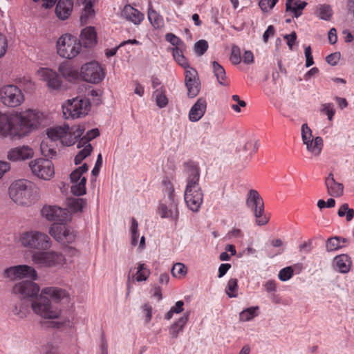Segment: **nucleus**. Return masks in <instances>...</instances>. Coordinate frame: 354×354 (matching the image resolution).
<instances>
[{"label":"nucleus","mask_w":354,"mask_h":354,"mask_svg":"<svg viewBox=\"0 0 354 354\" xmlns=\"http://www.w3.org/2000/svg\"><path fill=\"white\" fill-rule=\"evenodd\" d=\"M42 121V114L28 109L15 115L0 112V138L21 139L37 129Z\"/></svg>","instance_id":"nucleus-1"},{"label":"nucleus","mask_w":354,"mask_h":354,"mask_svg":"<svg viewBox=\"0 0 354 354\" xmlns=\"http://www.w3.org/2000/svg\"><path fill=\"white\" fill-rule=\"evenodd\" d=\"M71 301L69 292L58 286H48L41 289L37 297L31 302L33 313L44 319H59L64 306Z\"/></svg>","instance_id":"nucleus-2"},{"label":"nucleus","mask_w":354,"mask_h":354,"mask_svg":"<svg viewBox=\"0 0 354 354\" xmlns=\"http://www.w3.org/2000/svg\"><path fill=\"white\" fill-rule=\"evenodd\" d=\"M186 186L184 191V200L189 209L198 212L203 202V193L199 185L200 169L193 162L184 165Z\"/></svg>","instance_id":"nucleus-3"},{"label":"nucleus","mask_w":354,"mask_h":354,"mask_svg":"<svg viewBox=\"0 0 354 354\" xmlns=\"http://www.w3.org/2000/svg\"><path fill=\"white\" fill-rule=\"evenodd\" d=\"M9 196L17 205L28 207L40 198L39 189L31 181L18 180L13 182L9 187Z\"/></svg>","instance_id":"nucleus-4"},{"label":"nucleus","mask_w":354,"mask_h":354,"mask_svg":"<svg viewBox=\"0 0 354 354\" xmlns=\"http://www.w3.org/2000/svg\"><path fill=\"white\" fill-rule=\"evenodd\" d=\"M85 131L84 125L70 127L68 125L57 126L46 130L47 138L53 141L60 140L66 146L74 145Z\"/></svg>","instance_id":"nucleus-5"},{"label":"nucleus","mask_w":354,"mask_h":354,"mask_svg":"<svg viewBox=\"0 0 354 354\" xmlns=\"http://www.w3.org/2000/svg\"><path fill=\"white\" fill-rule=\"evenodd\" d=\"M19 243L24 247L32 250H47L53 245L50 237L38 230L22 232L19 237Z\"/></svg>","instance_id":"nucleus-6"},{"label":"nucleus","mask_w":354,"mask_h":354,"mask_svg":"<svg viewBox=\"0 0 354 354\" xmlns=\"http://www.w3.org/2000/svg\"><path fill=\"white\" fill-rule=\"evenodd\" d=\"M32 261L38 267L47 268H62L66 262L62 253L48 250L34 252Z\"/></svg>","instance_id":"nucleus-7"},{"label":"nucleus","mask_w":354,"mask_h":354,"mask_svg":"<svg viewBox=\"0 0 354 354\" xmlns=\"http://www.w3.org/2000/svg\"><path fill=\"white\" fill-rule=\"evenodd\" d=\"M82 49L80 41L71 34H63L56 42L57 53L62 58L72 59L77 56Z\"/></svg>","instance_id":"nucleus-8"},{"label":"nucleus","mask_w":354,"mask_h":354,"mask_svg":"<svg viewBox=\"0 0 354 354\" xmlns=\"http://www.w3.org/2000/svg\"><path fill=\"white\" fill-rule=\"evenodd\" d=\"M91 109V103L86 98L75 97L62 104L63 115L66 119H75L86 115Z\"/></svg>","instance_id":"nucleus-9"},{"label":"nucleus","mask_w":354,"mask_h":354,"mask_svg":"<svg viewBox=\"0 0 354 354\" xmlns=\"http://www.w3.org/2000/svg\"><path fill=\"white\" fill-rule=\"evenodd\" d=\"M25 100L21 89L15 84H6L0 86V102L8 108L21 106Z\"/></svg>","instance_id":"nucleus-10"},{"label":"nucleus","mask_w":354,"mask_h":354,"mask_svg":"<svg viewBox=\"0 0 354 354\" xmlns=\"http://www.w3.org/2000/svg\"><path fill=\"white\" fill-rule=\"evenodd\" d=\"M246 205L254 211L256 223L258 225H263L268 223L269 217L264 215V203L258 192L250 189L246 200Z\"/></svg>","instance_id":"nucleus-11"},{"label":"nucleus","mask_w":354,"mask_h":354,"mask_svg":"<svg viewBox=\"0 0 354 354\" xmlns=\"http://www.w3.org/2000/svg\"><path fill=\"white\" fill-rule=\"evenodd\" d=\"M88 167L86 163L75 169L70 175L71 191L73 194L80 196L86 194V174Z\"/></svg>","instance_id":"nucleus-12"},{"label":"nucleus","mask_w":354,"mask_h":354,"mask_svg":"<svg viewBox=\"0 0 354 354\" xmlns=\"http://www.w3.org/2000/svg\"><path fill=\"white\" fill-rule=\"evenodd\" d=\"M49 234L56 241L65 245L74 242L76 238V232L73 228L65 223L51 225Z\"/></svg>","instance_id":"nucleus-13"},{"label":"nucleus","mask_w":354,"mask_h":354,"mask_svg":"<svg viewBox=\"0 0 354 354\" xmlns=\"http://www.w3.org/2000/svg\"><path fill=\"white\" fill-rule=\"evenodd\" d=\"M33 175L39 178L48 180L55 174L54 166L48 159L37 158L29 162Z\"/></svg>","instance_id":"nucleus-14"},{"label":"nucleus","mask_w":354,"mask_h":354,"mask_svg":"<svg viewBox=\"0 0 354 354\" xmlns=\"http://www.w3.org/2000/svg\"><path fill=\"white\" fill-rule=\"evenodd\" d=\"M99 134L97 129H93L81 138L77 145L80 150L75 157V165H80L83 160L91 154L93 148L90 141L97 137Z\"/></svg>","instance_id":"nucleus-15"},{"label":"nucleus","mask_w":354,"mask_h":354,"mask_svg":"<svg viewBox=\"0 0 354 354\" xmlns=\"http://www.w3.org/2000/svg\"><path fill=\"white\" fill-rule=\"evenodd\" d=\"M41 215L49 221L66 223L71 219L67 209L57 205H45L41 209Z\"/></svg>","instance_id":"nucleus-16"},{"label":"nucleus","mask_w":354,"mask_h":354,"mask_svg":"<svg viewBox=\"0 0 354 354\" xmlns=\"http://www.w3.org/2000/svg\"><path fill=\"white\" fill-rule=\"evenodd\" d=\"M80 76L87 82L97 84L104 79V73L97 62H91L81 67Z\"/></svg>","instance_id":"nucleus-17"},{"label":"nucleus","mask_w":354,"mask_h":354,"mask_svg":"<svg viewBox=\"0 0 354 354\" xmlns=\"http://www.w3.org/2000/svg\"><path fill=\"white\" fill-rule=\"evenodd\" d=\"M158 212L162 218H170L175 222L178 220V199L177 198H163L160 202Z\"/></svg>","instance_id":"nucleus-18"},{"label":"nucleus","mask_w":354,"mask_h":354,"mask_svg":"<svg viewBox=\"0 0 354 354\" xmlns=\"http://www.w3.org/2000/svg\"><path fill=\"white\" fill-rule=\"evenodd\" d=\"M40 288L37 283L31 281H23L16 283L12 288V292L23 298L37 297Z\"/></svg>","instance_id":"nucleus-19"},{"label":"nucleus","mask_w":354,"mask_h":354,"mask_svg":"<svg viewBox=\"0 0 354 354\" xmlns=\"http://www.w3.org/2000/svg\"><path fill=\"white\" fill-rule=\"evenodd\" d=\"M39 80L44 81L48 87L53 90H59L62 87V81L57 73L48 68H39L37 72Z\"/></svg>","instance_id":"nucleus-20"},{"label":"nucleus","mask_w":354,"mask_h":354,"mask_svg":"<svg viewBox=\"0 0 354 354\" xmlns=\"http://www.w3.org/2000/svg\"><path fill=\"white\" fill-rule=\"evenodd\" d=\"M185 83L189 97H196L201 88L200 80L197 71L193 68H188L185 71Z\"/></svg>","instance_id":"nucleus-21"},{"label":"nucleus","mask_w":354,"mask_h":354,"mask_svg":"<svg viewBox=\"0 0 354 354\" xmlns=\"http://www.w3.org/2000/svg\"><path fill=\"white\" fill-rule=\"evenodd\" d=\"M34 156V150L28 145L19 146L10 149L8 152V160L17 162L30 159Z\"/></svg>","instance_id":"nucleus-22"},{"label":"nucleus","mask_w":354,"mask_h":354,"mask_svg":"<svg viewBox=\"0 0 354 354\" xmlns=\"http://www.w3.org/2000/svg\"><path fill=\"white\" fill-rule=\"evenodd\" d=\"M333 266L336 271L346 274L352 266L351 258L346 254L337 255L333 259Z\"/></svg>","instance_id":"nucleus-23"},{"label":"nucleus","mask_w":354,"mask_h":354,"mask_svg":"<svg viewBox=\"0 0 354 354\" xmlns=\"http://www.w3.org/2000/svg\"><path fill=\"white\" fill-rule=\"evenodd\" d=\"M207 108V102L205 99L199 98L191 107L189 112V120L192 122L200 120L204 115Z\"/></svg>","instance_id":"nucleus-24"},{"label":"nucleus","mask_w":354,"mask_h":354,"mask_svg":"<svg viewBox=\"0 0 354 354\" xmlns=\"http://www.w3.org/2000/svg\"><path fill=\"white\" fill-rule=\"evenodd\" d=\"M328 194L333 197H339L344 194V186L335 181L333 174H329L325 180Z\"/></svg>","instance_id":"nucleus-25"},{"label":"nucleus","mask_w":354,"mask_h":354,"mask_svg":"<svg viewBox=\"0 0 354 354\" xmlns=\"http://www.w3.org/2000/svg\"><path fill=\"white\" fill-rule=\"evenodd\" d=\"M73 8V0H59L55 8L56 16L61 20H65L71 15Z\"/></svg>","instance_id":"nucleus-26"},{"label":"nucleus","mask_w":354,"mask_h":354,"mask_svg":"<svg viewBox=\"0 0 354 354\" xmlns=\"http://www.w3.org/2000/svg\"><path fill=\"white\" fill-rule=\"evenodd\" d=\"M189 312H185L182 317L169 326V334L171 339H176L178 335L183 332L189 320Z\"/></svg>","instance_id":"nucleus-27"},{"label":"nucleus","mask_w":354,"mask_h":354,"mask_svg":"<svg viewBox=\"0 0 354 354\" xmlns=\"http://www.w3.org/2000/svg\"><path fill=\"white\" fill-rule=\"evenodd\" d=\"M122 15L135 25H139L144 19V15L130 5H126L124 7Z\"/></svg>","instance_id":"nucleus-28"},{"label":"nucleus","mask_w":354,"mask_h":354,"mask_svg":"<svg viewBox=\"0 0 354 354\" xmlns=\"http://www.w3.org/2000/svg\"><path fill=\"white\" fill-rule=\"evenodd\" d=\"M81 40L86 48L93 46L96 44V32L93 27H86L81 32Z\"/></svg>","instance_id":"nucleus-29"},{"label":"nucleus","mask_w":354,"mask_h":354,"mask_svg":"<svg viewBox=\"0 0 354 354\" xmlns=\"http://www.w3.org/2000/svg\"><path fill=\"white\" fill-rule=\"evenodd\" d=\"M307 3L301 0H287L286 3V12H290L293 14L294 17L297 18L301 13L302 10L304 9Z\"/></svg>","instance_id":"nucleus-30"},{"label":"nucleus","mask_w":354,"mask_h":354,"mask_svg":"<svg viewBox=\"0 0 354 354\" xmlns=\"http://www.w3.org/2000/svg\"><path fill=\"white\" fill-rule=\"evenodd\" d=\"M307 151L313 156H319L322 152L324 141L322 137L317 136L308 142L304 144Z\"/></svg>","instance_id":"nucleus-31"},{"label":"nucleus","mask_w":354,"mask_h":354,"mask_svg":"<svg viewBox=\"0 0 354 354\" xmlns=\"http://www.w3.org/2000/svg\"><path fill=\"white\" fill-rule=\"evenodd\" d=\"M40 149L41 154L47 158H53L56 154V148L54 141L46 138L44 139L40 145Z\"/></svg>","instance_id":"nucleus-32"},{"label":"nucleus","mask_w":354,"mask_h":354,"mask_svg":"<svg viewBox=\"0 0 354 354\" xmlns=\"http://www.w3.org/2000/svg\"><path fill=\"white\" fill-rule=\"evenodd\" d=\"M97 1V0H84V8L80 15V21L82 24L88 23V20L94 17L95 12L93 6Z\"/></svg>","instance_id":"nucleus-33"},{"label":"nucleus","mask_w":354,"mask_h":354,"mask_svg":"<svg viewBox=\"0 0 354 354\" xmlns=\"http://www.w3.org/2000/svg\"><path fill=\"white\" fill-rule=\"evenodd\" d=\"M151 274L148 266L142 262L137 263L136 272L133 275V279L137 282L146 281Z\"/></svg>","instance_id":"nucleus-34"},{"label":"nucleus","mask_w":354,"mask_h":354,"mask_svg":"<svg viewBox=\"0 0 354 354\" xmlns=\"http://www.w3.org/2000/svg\"><path fill=\"white\" fill-rule=\"evenodd\" d=\"M16 266L18 278H30L32 280L37 279V273L33 267L27 265Z\"/></svg>","instance_id":"nucleus-35"},{"label":"nucleus","mask_w":354,"mask_h":354,"mask_svg":"<svg viewBox=\"0 0 354 354\" xmlns=\"http://www.w3.org/2000/svg\"><path fill=\"white\" fill-rule=\"evenodd\" d=\"M212 68L218 82L223 86L228 85L224 68L216 61L212 62Z\"/></svg>","instance_id":"nucleus-36"},{"label":"nucleus","mask_w":354,"mask_h":354,"mask_svg":"<svg viewBox=\"0 0 354 354\" xmlns=\"http://www.w3.org/2000/svg\"><path fill=\"white\" fill-rule=\"evenodd\" d=\"M11 313L12 315L16 317L17 319H23L26 318L28 315V306L22 301H20L15 304L11 308Z\"/></svg>","instance_id":"nucleus-37"},{"label":"nucleus","mask_w":354,"mask_h":354,"mask_svg":"<svg viewBox=\"0 0 354 354\" xmlns=\"http://www.w3.org/2000/svg\"><path fill=\"white\" fill-rule=\"evenodd\" d=\"M148 19L155 28H160L163 26L162 17L153 9L151 3H149Z\"/></svg>","instance_id":"nucleus-38"},{"label":"nucleus","mask_w":354,"mask_h":354,"mask_svg":"<svg viewBox=\"0 0 354 354\" xmlns=\"http://www.w3.org/2000/svg\"><path fill=\"white\" fill-rule=\"evenodd\" d=\"M156 105L160 108H165L168 104V98L165 95V91L162 87L156 89L153 93Z\"/></svg>","instance_id":"nucleus-39"},{"label":"nucleus","mask_w":354,"mask_h":354,"mask_svg":"<svg viewBox=\"0 0 354 354\" xmlns=\"http://www.w3.org/2000/svg\"><path fill=\"white\" fill-rule=\"evenodd\" d=\"M258 306L250 307L243 310L239 313V320L243 322L252 320L254 317L258 315Z\"/></svg>","instance_id":"nucleus-40"},{"label":"nucleus","mask_w":354,"mask_h":354,"mask_svg":"<svg viewBox=\"0 0 354 354\" xmlns=\"http://www.w3.org/2000/svg\"><path fill=\"white\" fill-rule=\"evenodd\" d=\"M344 243V239L335 236L328 239L326 248L328 252L335 251L342 248Z\"/></svg>","instance_id":"nucleus-41"},{"label":"nucleus","mask_w":354,"mask_h":354,"mask_svg":"<svg viewBox=\"0 0 354 354\" xmlns=\"http://www.w3.org/2000/svg\"><path fill=\"white\" fill-rule=\"evenodd\" d=\"M183 48H173L172 55L176 62L185 70L190 68L188 62L183 54Z\"/></svg>","instance_id":"nucleus-42"},{"label":"nucleus","mask_w":354,"mask_h":354,"mask_svg":"<svg viewBox=\"0 0 354 354\" xmlns=\"http://www.w3.org/2000/svg\"><path fill=\"white\" fill-rule=\"evenodd\" d=\"M171 274L176 278H183L187 273V268L183 263H176L171 268Z\"/></svg>","instance_id":"nucleus-43"},{"label":"nucleus","mask_w":354,"mask_h":354,"mask_svg":"<svg viewBox=\"0 0 354 354\" xmlns=\"http://www.w3.org/2000/svg\"><path fill=\"white\" fill-rule=\"evenodd\" d=\"M297 266V264H295L293 266H287L282 268L278 274L279 279L281 281H287L290 279L294 274L295 268Z\"/></svg>","instance_id":"nucleus-44"},{"label":"nucleus","mask_w":354,"mask_h":354,"mask_svg":"<svg viewBox=\"0 0 354 354\" xmlns=\"http://www.w3.org/2000/svg\"><path fill=\"white\" fill-rule=\"evenodd\" d=\"M86 205V201L83 198H73L69 201L68 207L75 213L81 212Z\"/></svg>","instance_id":"nucleus-45"},{"label":"nucleus","mask_w":354,"mask_h":354,"mask_svg":"<svg viewBox=\"0 0 354 354\" xmlns=\"http://www.w3.org/2000/svg\"><path fill=\"white\" fill-rule=\"evenodd\" d=\"M225 293L230 298H234L237 297L238 281L236 279H230L227 281Z\"/></svg>","instance_id":"nucleus-46"},{"label":"nucleus","mask_w":354,"mask_h":354,"mask_svg":"<svg viewBox=\"0 0 354 354\" xmlns=\"http://www.w3.org/2000/svg\"><path fill=\"white\" fill-rule=\"evenodd\" d=\"M130 233H131V243L132 245L135 246L138 243V221L132 218L131 220V226H130Z\"/></svg>","instance_id":"nucleus-47"},{"label":"nucleus","mask_w":354,"mask_h":354,"mask_svg":"<svg viewBox=\"0 0 354 354\" xmlns=\"http://www.w3.org/2000/svg\"><path fill=\"white\" fill-rule=\"evenodd\" d=\"M337 214L339 217L346 216L347 221H351L354 217V210L348 207L347 203H344L339 207Z\"/></svg>","instance_id":"nucleus-48"},{"label":"nucleus","mask_w":354,"mask_h":354,"mask_svg":"<svg viewBox=\"0 0 354 354\" xmlns=\"http://www.w3.org/2000/svg\"><path fill=\"white\" fill-rule=\"evenodd\" d=\"M184 302L181 300L178 301L170 308V310L165 315V318L169 320L172 318L174 314H180L184 310Z\"/></svg>","instance_id":"nucleus-49"},{"label":"nucleus","mask_w":354,"mask_h":354,"mask_svg":"<svg viewBox=\"0 0 354 354\" xmlns=\"http://www.w3.org/2000/svg\"><path fill=\"white\" fill-rule=\"evenodd\" d=\"M141 310L145 325L147 326L152 319L153 308L149 304H145L142 306Z\"/></svg>","instance_id":"nucleus-50"},{"label":"nucleus","mask_w":354,"mask_h":354,"mask_svg":"<svg viewBox=\"0 0 354 354\" xmlns=\"http://www.w3.org/2000/svg\"><path fill=\"white\" fill-rule=\"evenodd\" d=\"M317 15L323 20H330L332 16V10L328 5H320L317 8Z\"/></svg>","instance_id":"nucleus-51"},{"label":"nucleus","mask_w":354,"mask_h":354,"mask_svg":"<svg viewBox=\"0 0 354 354\" xmlns=\"http://www.w3.org/2000/svg\"><path fill=\"white\" fill-rule=\"evenodd\" d=\"M162 190L165 192L164 198H177L174 194L173 184L168 180H162Z\"/></svg>","instance_id":"nucleus-52"},{"label":"nucleus","mask_w":354,"mask_h":354,"mask_svg":"<svg viewBox=\"0 0 354 354\" xmlns=\"http://www.w3.org/2000/svg\"><path fill=\"white\" fill-rule=\"evenodd\" d=\"M58 71L64 78L68 79L74 77V72L68 64L62 63L59 64Z\"/></svg>","instance_id":"nucleus-53"},{"label":"nucleus","mask_w":354,"mask_h":354,"mask_svg":"<svg viewBox=\"0 0 354 354\" xmlns=\"http://www.w3.org/2000/svg\"><path fill=\"white\" fill-rule=\"evenodd\" d=\"M127 44H136V45H139L140 44V42L133 39H128V40H126V41H124L122 42H121L116 48H111V49H109V50H107L106 51V55L107 57H111V56H113L115 55L117 50L120 48L121 47L125 46V45H127Z\"/></svg>","instance_id":"nucleus-54"},{"label":"nucleus","mask_w":354,"mask_h":354,"mask_svg":"<svg viewBox=\"0 0 354 354\" xmlns=\"http://www.w3.org/2000/svg\"><path fill=\"white\" fill-rule=\"evenodd\" d=\"M301 134L303 143L308 142L314 138L313 136L312 130L309 128L306 123L301 125Z\"/></svg>","instance_id":"nucleus-55"},{"label":"nucleus","mask_w":354,"mask_h":354,"mask_svg":"<svg viewBox=\"0 0 354 354\" xmlns=\"http://www.w3.org/2000/svg\"><path fill=\"white\" fill-rule=\"evenodd\" d=\"M165 39L167 41L169 42L172 46H175V48L184 47L183 41L173 33L166 34Z\"/></svg>","instance_id":"nucleus-56"},{"label":"nucleus","mask_w":354,"mask_h":354,"mask_svg":"<svg viewBox=\"0 0 354 354\" xmlns=\"http://www.w3.org/2000/svg\"><path fill=\"white\" fill-rule=\"evenodd\" d=\"M278 0H260L259 6L264 12L271 10L277 3Z\"/></svg>","instance_id":"nucleus-57"},{"label":"nucleus","mask_w":354,"mask_h":354,"mask_svg":"<svg viewBox=\"0 0 354 354\" xmlns=\"http://www.w3.org/2000/svg\"><path fill=\"white\" fill-rule=\"evenodd\" d=\"M321 111L327 115L328 120L331 121L333 120L335 110L332 103L323 104Z\"/></svg>","instance_id":"nucleus-58"},{"label":"nucleus","mask_w":354,"mask_h":354,"mask_svg":"<svg viewBox=\"0 0 354 354\" xmlns=\"http://www.w3.org/2000/svg\"><path fill=\"white\" fill-rule=\"evenodd\" d=\"M208 48V44L204 39L199 40L194 45L195 52L199 55H203Z\"/></svg>","instance_id":"nucleus-59"},{"label":"nucleus","mask_w":354,"mask_h":354,"mask_svg":"<svg viewBox=\"0 0 354 354\" xmlns=\"http://www.w3.org/2000/svg\"><path fill=\"white\" fill-rule=\"evenodd\" d=\"M230 60L234 64H239L241 62V50L237 46H233Z\"/></svg>","instance_id":"nucleus-60"},{"label":"nucleus","mask_w":354,"mask_h":354,"mask_svg":"<svg viewBox=\"0 0 354 354\" xmlns=\"http://www.w3.org/2000/svg\"><path fill=\"white\" fill-rule=\"evenodd\" d=\"M4 277L10 279L14 280L18 278L17 272V266L10 267L4 270Z\"/></svg>","instance_id":"nucleus-61"},{"label":"nucleus","mask_w":354,"mask_h":354,"mask_svg":"<svg viewBox=\"0 0 354 354\" xmlns=\"http://www.w3.org/2000/svg\"><path fill=\"white\" fill-rule=\"evenodd\" d=\"M340 58V54L339 53H331L328 55L326 58V60L328 64L331 66H335Z\"/></svg>","instance_id":"nucleus-62"},{"label":"nucleus","mask_w":354,"mask_h":354,"mask_svg":"<svg viewBox=\"0 0 354 354\" xmlns=\"http://www.w3.org/2000/svg\"><path fill=\"white\" fill-rule=\"evenodd\" d=\"M283 38L287 41V45L290 50L292 49V46L295 44L297 39V35L295 32H291L289 35H285Z\"/></svg>","instance_id":"nucleus-63"},{"label":"nucleus","mask_w":354,"mask_h":354,"mask_svg":"<svg viewBox=\"0 0 354 354\" xmlns=\"http://www.w3.org/2000/svg\"><path fill=\"white\" fill-rule=\"evenodd\" d=\"M263 286L268 292H275L277 291V284L274 280H268Z\"/></svg>","instance_id":"nucleus-64"}]
</instances>
